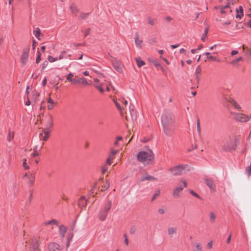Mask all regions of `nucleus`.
Here are the masks:
<instances>
[{
    "mask_svg": "<svg viewBox=\"0 0 251 251\" xmlns=\"http://www.w3.org/2000/svg\"><path fill=\"white\" fill-rule=\"evenodd\" d=\"M118 152H119L118 150H116L112 149L111 150V152L109 155V157H110V158L113 159L114 158L115 155Z\"/></svg>",
    "mask_w": 251,
    "mask_h": 251,
    "instance_id": "obj_35",
    "label": "nucleus"
},
{
    "mask_svg": "<svg viewBox=\"0 0 251 251\" xmlns=\"http://www.w3.org/2000/svg\"><path fill=\"white\" fill-rule=\"evenodd\" d=\"M48 59L50 62H53L57 61L58 60V58H54L52 56L49 55L48 56Z\"/></svg>",
    "mask_w": 251,
    "mask_h": 251,
    "instance_id": "obj_45",
    "label": "nucleus"
},
{
    "mask_svg": "<svg viewBox=\"0 0 251 251\" xmlns=\"http://www.w3.org/2000/svg\"><path fill=\"white\" fill-rule=\"evenodd\" d=\"M137 64L139 67H141L145 64V62L139 58L136 59Z\"/></svg>",
    "mask_w": 251,
    "mask_h": 251,
    "instance_id": "obj_36",
    "label": "nucleus"
},
{
    "mask_svg": "<svg viewBox=\"0 0 251 251\" xmlns=\"http://www.w3.org/2000/svg\"><path fill=\"white\" fill-rule=\"evenodd\" d=\"M111 201L107 202L103 207L101 208L98 214V218L100 221H104L107 217L108 213L111 208Z\"/></svg>",
    "mask_w": 251,
    "mask_h": 251,
    "instance_id": "obj_3",
    "label": "nucleus"
},
{
    "mask_svg": "<svg viewBox=\"0 0 251 251\" xmlns=\"http://www.w3.org/2000/svg\"><path fill=\"white\" fill-rule=\"evenodd\" d=\"M36 150H37V148L34 149V153H33L32 155V156H33V157L38 156V155H39V153L36 151Z\"/></svg>",
    "mask_w": 251,
    "mask_h": 251,
    "instance_id": "obj_62",
    "label": "nucleus"
},
{
    "mask_svg": "<svg viewBox=\"0 0 251 251\" xmlns=\"http://www.w3.org/2000/svg\"><path fill=\"white\" fill-rule=\"evenodd\" d=\"M199 50L200 49L191 50V57L193 58V61L196 60L197 61H199L200 60L201 55L198 54Z\"/></svg>",
    "mask_w": 251,
    "mask_h": 251,
    "instance_id": "obj_12",
    "label": "nucleus"
},
{
    "mask_svg": "<svg viewBox=\"0 0 251 251\" xmlns=\"http://www.w3.org/2000/svg\"><path fill=\"white\" fill-rule=\"evenodd\" d=\"M210 53L209 52H205L204 53V54L205 55H207V58L212 60V61H216L217 60V58L215 56H212V55H210Z\"/></svg>",
    "mask_w": 251,
    "mask_h": 251,
    "instance_id": "obj_42",
    "label": "nucleus"
},
{
    "mask_svg": "<svg viewBox=\"0 0 251 251\" xmlns=\"http://www.w3.org/2000/svg\"><path fill=\"white\" fill-rule=\"evenodd\" d=\"M234 116V119L240 122H246L250 120L251 118V116L246 115L243 113H232Z\"/></svg>",
    "mask_w": 251,
    "mask_h": 251,
    "instance_id": "obj_5",
    "label": "nucleus"
},
{
    "mask_svg": "<svg viewBox=\"0 0 251 251\" xmlns=\"http://www.w3.org/2000/svg\"><path fill=\"white\" fill-rule=\"evenodd\" d=\"M234 149L233 142L231 139L226 141L222 147V150L225 151H230Z\"/></svg>",
    "mask_w": 251,
    "mask_h": 251,
    "instance_id": "obj_8",
    "label": "nucleus"
},
{
    "mask_svg": "<svg viewBox=\"0 0 251 251\" xmlns=\"http://www.w3.org/2000/svg\"><path fill=\"white\" fill-rule=\"evenodd\" d=\"M110 186V183L108 181H106L105 183L102 185L101 186V190L102 191H105L107 190Z\"/></svg>",
    "mask_w": 251,
    "mask_h": 251,
    "instance_id": "obj_37",
    "label": "nucleus"
},
{
    "mask_svg": "<svg viewBox=\"0 0 251 251\" xmlns=\"http://www.w3.org/2000/svg\"><path fill=\"white\" fill-rule=\"evenodd\" d=\"M57 224V221L55 220H52L48 222H45L43 224L44 226H53L56 225Z\"/></svg>",
    "mask_w": 251,
    "mask_h": 251,
    "instance_id": "obj_31",
    "label": "nucleus"
},
{
    "mask_svg": "<svg viewBox=\"0 0 251 251\" xmlns=\"http://www.w3.org/2000/svg\"><path fill=\"white\" fill-rule=\"evenodd\" d=\"M123 139L122 137L121 136H119L117 138L116 141L114 142V144L115 146H118V142L119 141H122Z\"/></svg>",
    "mask_w": 251,
    "mask_h": 251,
    "instance_id": "obj_54",
    "label": "nucleus"
},
{
    "mask_svg": "<svg viewBox=\"0 0 251 251\" xmlns=\"http://www.w3.org/2000/svg\"><path fill=\"white\" fill-rule=\"evenodd\" d=\"M48 126L50 127H51L53 126L52 117L51 115L50 116V120H49V122L48 123Z\"/></svg>",
    "mask_w": 251,
    "mask_h": 251,
    "instance_id": "obj_51",
    "label": "nucleus"
},
{
    "mask_svg": "<svg viewBox=\"0 0 251 251\" xmlns=\"http://www.w3.org/2000/svg\"><path fill=\"white\" fill-rule=\"evenodd\" d=\"M94 81L95 83L94 85L98 89L100 92L103 93L104 92V90L102 88V84L100 83V80L98 78H94Z\"/></svg>",
    "mask_w": 251,
    "mask_h": 251,
    "instance_id": "obj_16",
    "label": "nucleus"
},
{
    "mask_svg": "<svg viewBox=\"0 0 251 251\" xmlns=\"http://www.w3.org/2000/svg\"><path fill=\"white\" fill-rule=\"evenodd\" d=\"M89 14L88 13H81L80 14V18L82 19H86L88 16Z\"/></svg>",
    "mask_w": 251,
    "mask_h": 251,
    "instance_id": "obj_49",
    "label": "nucleus"
},
{
    "mask_svg": "<svg viewBox=\"0 0 251 251\" xmlns=\"http://www.w3.org/2000/svg\"><path fill=\"white\" fill-rule=\"evenodd\" d=\"M177 228L176 227H169L168 228V235L170 237H173L176 234Z\"/></svg>",
    "mask_w": 251,
    "mask_h": 251,
    "instance_id": "obj_17",
    "label": "nucleus"
},
{
    "mask_svg": "<svg viewBox=\"0 0 251 251\" xmlns=\"http://www.w3.org/2000/svg\"><path fill=\"white\" fill-rule=\"evenodd\" d=\"M193 251H202V246L201 243L198 242L192 243Z\"/></svg>",
    "mask_w": 251,
    "mask_h": 251,
    "instance_id": "obj_19",
    "label": "nucleus"
},
{
    "mask_svg": "<svg viewBox=\"0 0 251 251\" xmlns=\"http://www.w3.org/2000/svg\"><path fill=\"white\" fill-rule=\"evenodd\" d=\"M43 132L45 134V136H44L43 139L44 141H46L48 140L49 137V134L50 133V131L47 130V129H44L43 130Z\"/></svg>",
    "mask_w": 251,
    "mask_h": 251,
    "instance_id": "obj_29",
    "label": "nucleus"
},
{
    "mask_svg": "<svg viewBox=\"0 0 251 251\" xmlns=\"http://www.w3.org/2000/svg\"><path fill=\"white\" fill-rule=\"evenodd\" d=\"M201 73V67L199 66L197 67L195 73V77L197 82H199L200 80Z\"/></svg>",
    "mask_w": 251,
    "mask_h": 251,
    "instance_id": "obj_20",
    "label": "nucleus"
},
{
    "mask_svg": "<svg viewBox=\"0 0 251 251\" xmlns=\"http://www.w3.org/2000/svg\"><path fill=\"white\" fill-rule=\"evenodd\" d=\"M74 75L73 74H72V73L69 74L66 76V81H68L69 82L71 83L73 80V79L74 78Z\"/></svg>",
    "mask_w": 251,
    "mask_h": 251,
    "instance_id": "obj_39",
    "label": "nucleus"
},
{
    "mask_svg": "<svg viewBox=\"0 0 251 251\" xmlns=\"http://www.w3.org/2000/svg\"><path fill=\"white\" fill-rule=\"evenodd\" d=\"M242 59H243V58L242 57H239L238 58L235 59L234 60H233L232 62V63L233 64H236L238 62L242 60Z\"/></svg>",
    "mask_w": 251,
    "mask_h": 251,
    "instance_id": "obj_50",
    "label": "nucleus"
},
{
    "mask_svg": "<svg viewBox=\"0 0 251 251\" xmlns=\"http://www.w3.org/2000/svg\"><path fill=\"white\" fill-rule=\"evenodd\" d=\"M243 49L245 50L246 53H250L251 54V50H249L247 47H245V45L242 46Z\"/></svg>",
    "mask_w": 251,
    "mask_h": 251,
    "instance_id": "obj_48",
    "label": "nucleus"
},
{
    "mask_svg": "<svg viewBox=\"0 0 251 251\" xmlns=\"http://www.w3.org/2000/svg\"><path fill=\"white\" fill-rule=\"evenodd\" d=\"M30 244L31 247L30 251H39L38 243L36 240H32Z\"/></svg>",
    "mask_w": 251,
    "mask_h": 251,
    "instance_id": "obj_21",
    "label": "nucleus"
},
{
    "mask_svg": "<svg viewBox=\"0 0 251 251\" xmlns=\"http://www.w3.org/2000/svg\"><path fill=\"white\" fill-rule=\"evenodd\" d=\"M48 248L50 251H61L62 250L60 246L58 244L55 243H50Z\"/></svg>",
    "mask_w": 251,
    "mask_h": 251,
    "instance_id": "obj_10",
    "label": "nucleus"
},
{
    "mask_svg": "<svg viewBox=\"0 0 251 251\" xmlns=\"http://www.w3.org/2000/svg\"><path fill=\"white\" fill-rule=\"evenodd\" d=\"M161 122L167 135L171 136L174 131V117L169 112L164 111L161 115Z\"/></svg>",
    "mask_w": 251,
    "mask_h": 251,
    "instance_id": "obj_1",
    "label": "nucleus"
},
{
    "mask_svg": "<svg viewBox=\"0 0 251 251\" xmlns=\"http://www.w3.org/2000/svg\"><path fill=\"white\" fill-rule=\"evenodd\" d=\"M158 213L160 215L164 214L166 212V209L164 208H160L158 209Z\"/></svg>",
    "mask_w": 251,
    "mask_h": 251,
    "instance_id": "obj_55",
    "label": "nucleus"
},
{
    "mask_svg": "<svg viewBox=\"0 0 251 251\" xmlns=\"http://www.w3.org/2000/svg\"><path fill=\"white\" fill-rule=\"evenodd\" d=\"M37 53H38V56L36 58V62L37 63H39V62L41 60V54L39 51H38Z\"/></svg>",
    "mask_w": 251,
    "mask_h": 251,
    "instance_id": "obj_56",
    "label": "nucleus"
},
{
    "mask_svg": "<svg viewBox=\"0 0 251 251\" xmlns=\"http://www.w3.org/2000/svg\"><path fill=\"white\" fill-rule=\"evenodd\" d=\"M71 83L73 84L79 83V77H77V76H75V77H74Z\"/></svg>",
    "mask_w": 251,
    "mask_h": 251,
    "instance_id": "obj_44",
    "label": "nucleus"
},
{
    "mask_svg": "<svg viewBox=\"0 0 251 251\" xmlns=\"http://www.w3.org/2000/svg\"><path fill=\"white\" fill-rule=\"evenodd\" d=\"M141 181H143L145 180H148L152 182H155L157 181V178L151 176L148 174H146L141 178Z\"/></svg>",
    "mask_w": 251,
    "mask_h": 251,
    "instance_id": "obj_15",
    "label": "nucleus"
},
{
    "mask_svg": "<svg viewBox=\"0 0 251 251\" xmlns=\"http://www.w3.org/2000/svg\"><path fill=\"white\" fill-rule=\"evenodd\" d=\"M187 186V181L186 180H181L179 182V184L178 187H182V190L184 188H186Z\"/></svg>",
    "mask_w": 251,
    "mask_h": 251,
    "instance_id": "obj_30",
    "label": "nucleus"
},
{
    "mask_svg": "<svg viewBox=\"0 0 251 251\" xmlns=\"http://www.w3.org/2000/svg\"><path fill=\"white\" fill-rule=\"evenodd\" d=\"M79 83H81L83 85H88V82H87L86 79L83 77H79Z\"/></svg>",
    "mask_w": 251,
    "mask_h": 251,
    "instance_id": "obj_40",
    "label": "nucleus"
},
{
    "mask_svg": "<svg viewBox=\"0 0 251 251\" xmlns=\"http://www.w3.org/2000/svg\"><path fill=\"white\" fill-rule=\"evenodd\" d=\"M70 9L72 13L76 15L78 12V9L77 6L75 4H71Z\"/></svg>",
    "mask_w": 251,
    "mask_h": 251,
    "instance_id": "obj_28",
    "label": "nucleus"
},
{
    "mask_svg": "<svg viewBox=\"0 0 251 251\" xmlns=\"http://www.w3.org/2000/svg\"><path fill=\"white\" fill-rule=\"evenodd\" d=\"M236 12L237 13L236 17L237 18H241L243 16V9L242 7L241 6H240L239 9L236 8Z\"/></svg>",
    "mask_w": 251,
    "mask_h": 251,
    "instance_id": "obj_25",
    "label": "nucleus"
},
{
    "mask_svg": "<svg viewBox=\"0 0 251 251\" xmlns=\"http://www.w3.org/2000/svg\"><path fill=\"white\" fill-rule=\"evenodd\" d=\"M29 52V48H25L24 50L21 58V62L25 65L27 61L28 57V54Z\"/></svg>",
    "mask_w": 251,
    "mask_h": 251,
    "instance_id": "obj_9",
    "label": "nucleus"
},
{
    "mask_svg": "<svg viewBox=\"0 0 251 251\" xmlns=\"http://www.w3.org/2000/svg\"><path fill=\"white\" fill-rule=\"evenodd\" d=\"M124 239H125L124 242H125V244L126 246H128L129 242H128V240L127 236L126 234L124 235Z\"/></svg>",
    "mask_w": 251,
    "mask_h": 251,
    "instance_id": "obj_59",
    "label": "nucleus"
},
{
    "mask_svg": "<svg viewBox=\"0 0 251 251\" xmlns=\"http://www.w3.org/2000/svg\"><path fill=\"white\" fill-rule=\"evenodd\" d=\"M213 241H210L207 244V248L208 249H211L212 248Z\"/></svg>",
    "mask_w": 251,
    "mask_h": 251,
    "instance_id": "obj_58",
    "label": "nucleus"
},
{
    "mask_svg": "<svg viewBox=\"0 0 251 251\" xmlns=\"http://www.w3.org/2000/svg\"><path fill=\"white\" fill-rule=\"evenodd\" d=\"M66 53V51L65 50L62 51L59 56L58 59L61 60L64 58V55Z\"/></svg>",
    "mask_w": 251,
    "mask_h": 251,
    "instance_id": "obj_53",
    "label": "nucleus"
},
{
    "mask_svg": "<svg viewBox=\"0 0 251 251\" xmlns=\"http://www.w3.org/2000/svg\"><path fill=\"white\" fill-rule=\"evenodd\" d=\"M222 3H226L227 4H226L225 5H222L220 11L221 13L222 14H227L231 12L232 11V8L231 7L230 5L232 4L231 3L230 1H226V2H221Z\"/></svg>",
    "mask_w": 251,
    "mask_h": 251,
    "instance_id": "obj_7",
    "label": "nucleus"
},
{
    "mask_svg": "<svg viewBox=\"0 0 251 251\" xmlns=\"http://www.w3.org/2000/svg\"><path fill=\"white\" fill-rule=\"evenodd\" d=\"M135 43L136 46L139 49H142L143 46V41L142 39L139 38L138 35H136L135 37Z\"/></svg>",
    "mask_w": 251,
    "mask_h": 251,
    "instance_id": "obj_14",
    "label": "nucleus"
},
{
    "mask_svg": "<svg viewBox=\"0 0 251 251\" xmlns=\"http://www.w3.org/2000/svg\"><path fill=\"white\" fill-rule=\"evenodd\" d=\"M191 193L195 197L199 198V199H200V197L195 192L192 191H191Z\"/></svg>",
    "mask_w": 251,
    "mask_h": 251,
    "instance_id": "obj_63",
    "label": "nucleus"
},
{
    "mask_svg": "<svg viewBox=\"0 0 251 251\" xmlns=\"http://www.w3.org/2000/svg\"><path fill=\"white\" fill-rule=\"evenodd\" d=\"M209 221L210 223L213 224L215 222L216 219V214L213 212L210 211L209 214Z\"/></svg>",
    "mask_w": 251,
    "mask_h": 251,
    "instance_id": "obj_26",
    "label": "nucleus"
},
{
    "mask_svg": "<svg viewBox=\"0 0 251 251\" xmlns=\"http://www.w3.org/2000/svg\"><path fill=\"white\" fill-rule=\"evenodd\" d=\"M187 168V165H178L170 168L169 171L173 176H180L186 173Z\"/></svg>",
    "mask_w": 251,
    "mask_h": 251,
    "instance_id": "obj_4",
    "label": "nucleus"
},
{
    "mask_svg": "<svg viewBox=\"0 0 251 251\" xmlns=\"http://www.w3.org/2000/svg\"><path fill=\"white\" fill-rule=\"evenodd\" d=\"M67 230V228L64 226H60L59 228V232L60 235L61 236L62 238H64L65 235V233Z\"/></svg>",
    "mask_w": 251,
    "mask_h": 251,
    "instance_id": "obj_24",
    "label": "nucleus"
},
{
    "mask_svg": "<svg viewBox=\"0 0 251 251\" xmlns=\"http://www.w3.org/2000/svg\"><path fill=\"white\" fill-rule=\"evenodd\" d=\"M246 172L248 174V176H250L251 175V167H248L246 169Z\"/></svg>",
    "mask_w": 251,
    "mask_h": 251,
    "instance_id": "obj_57",
    "label": "nucleus"
},
{
    "mask_svg": "<svg viewBox=\"0 0 251 251\" xmlns=\"http://www.w3.org/2000/svg\"><path fill=\"white\" fill-rule=\"evenodd\" d=\"M197 129L199 135H201V125L199 119H198L197 121Z\"/></svg>",
    "mask_w": 251,
    "mask_h": 251,
    "instance_id": "obj_43",
    "label": "nucleus"
},
{
    "mask_svg": "<svg viewBox=\"0 0 251 251\" xmlns=\"http://www.w3.org/2000/svg\"><path fill=\"white\" fill-rule=\"evenodd\" d=\"M204 182L210 189L213 190L215 189V185L212 179L206 177L204 178Z\"/></svg>",
    "mask_w": 251,
    "mask_h": 251,
    "instance_id": "obj_11",
    "label": "nucleus"
},
{
    "mask_svg": "<svg viewBox=\"0 0 251 251\" xmlns=\"http://www.w3.org/2000/svg\"><path fill=\"white\" fill-rule=\"evenodd\" d=\"M86 205H87V200L86 199L85 197L84 196L80 197L78 201V206L80 208L82 209L84 207H85Z\"/></svg>",
    "mask_w": 251,
    "mask_h": 251,
    "instance_id": "obj_13",
    "label": "nucleus"
},
{
    "mask_svg": "<svg viewBox=\"0 0 251 251\" xmlns=\"http://www.w3.org/2000/svg\"><path fill=\"white\" fill-rule=\"evenodd\" d=\"M157 39L156 38H152L149 40V42L151 44H153L154 43H157Z\"/></svg>",
    "mask_w": 251,
    "mask_h": 251,
    "instance_id": "obj_52",
    "label": "nucleus"
},
{
    "mask_svg": "<svg viewBox=\"0 0 251 251\" xmlns=\"http://www.w3.org/2000/svg\"><path fill=\"white\" fill-rule=\"evenodd\" d=\"M14 136V133L13 131H9L8 136H7V140L9 142H11L12 140L13 139Z\"/></svg>",
    "mask_w": 251,
    "mask_h": 251,
    "instance_id": "obj_38",
    "label": "nucleus"
},
{
    "mask_svg": "<svg viewBox=\"0 0 251 251\" xmlns=\"http://www.w3.org/2000/svg\"><path fill=\"white\" fill-rule=\"evenodd\" d=\"M182 191V187H176L173 191V196L175 198H178L180 196V194Z\"/></svg>",
    "mask_w": 251,
    "mask_h": 251,
    "instance_id": "obj_22",
    "label": "nucleus"
},
{
    "mask_svg": "<svg viewBox=\"0 0 251 251\" xmlns=\"http://www.w3.org/2000/svg\"><path fill=\"white\" fill-rule=\"evenodd\" d=\"M39 95L40 94L38 92L35 91L32 92V99L34 100L35 102L38 100Z\"/></svg>",
    "mask_w": 251,
    "mask_h": 251,
    "instance_id": "obj_34",
    "label": "nucleus"
},
{
    "mask_svg": "<svg viewBox=\"0 0 251 251\" xmlns=\"http://www.w3.org/2000/svg\"><path fill=\"white\" fill-rule=\"evenodd\" d=\"M137 160L144 165H149L153 162L154 154L148 148L140 151L137 155Z\"/></svg>",
    "mask_w": 251,
    "mask_h": 251,
    "instance_id": "obj_2",
    "label": "nucleus"
},
{
    "mask_svg": "<svg viewBox=\"0 0 251 251\" xmlns=\"http://www.w3.org/2000/svg\"><path fill=\"white\" fill-rule=\"evenodd\" d=\"M113 67L116 69L118 72L121 73L123 72V65L119 61H116L113 63Z\"/></svg>",
    "mask_w": 251,
    "mask_h": 251,
    "instance_id": "obj_18",
    "label": "nucleus"
},
{
    "mask_svg": "<svg viewBox=\"0 0 251 251\" xmlns=\"http://www.w3.org/2000/svg\"><path fill=\"white\" fill-rule=\"evenodd\" d=\"M229 102L231 104V105L233 106H234L235 108L237 109H239L241 108L240 106L238 104V103L233 99L230 100Z\"/></svg>",
    "mask_w": 251,
    "mask_h": 251,
    "instance_id": "obj_32",
    "label": "nucleus"
},
{
    "mask_svg": "<svg viewBox=\"0 0 251 251\" xmlns=\"http://www.w3.org/2000/svg\"><path fill=\"white\" fill-rule=\"evenodd\" d=\"M23 166L25 169H28L29 168V166H28L26 164V159L25 158L24 159Z\"/></svg>",
    "mask_w": 251,
    "mask_h": 251,
    "instance_id": "obj_47",
    "label": "nucleus"
},
{
    "mask_svg": "<svg viewBox=\"0 0 251 251\" xmlns=\"http://www.w3.org/2000/svg\"><path fill=\"white\" fill-rule=\"evenodd\" d=\"M113 159L112 158H110V157H108V158L106 160V163L108 165H111V161L112 160H113Z\"/></svg>",
    "mask_w": 251,
    "mask_h": 251,
    "instance_id": "obj_61",
    "label": "nucleus"
},
{
    "mask_svg": "<svg viewBox=\"0 0 251 251\" xmlns=\"http://www.w3.org/2000/svg\"><path fill=\"white\" fill-rule=\"evenodd\" d=\"M33 33H34V35L35 36V37L39 38V35L40 34V30L39 28H37L36 30H34L33 31Z\"/></svg>",
    "mask_w": 251,
    "mask_h": 251,
    "instance_id": "obj_46",
    "label": "nucleus"
},
{
    "mask_svg": "<svg viewBox=\"0 0 251 251\" xmlns=\"http://www.w3.org/2000/svg\"><path fill=\"white\" fill-rule=\"evenodd\" d=\"M118 100L119 101L114 100V102L117 108L120 111L121 113L123 114L122 110L125 109V107H126L127 101L125 100L124 98H120Z\"/></svg>",
    "mask_w": 251,
    "mask_h": 251,
    "instance_id": "obj_6",
    "label": "nucleus"
},
{
    "mask_svg": "<svg viewBox=\"0 0 251 251\" xmlns=\"http://www.w3.org/2000/svg\"><path fill=\"white\" fill-rule=\"evenodd\" d=\"M27 182L29 184H32L35 180V175L33 174H29L27 177Z\"/></svg>",
    "mask_w": 251,
    "mask_h": 251,
    "instance_id": "obj_27",
    "label": "nucleus"
},
{
    "mask_svg": "<svg viewBox=\"0 0 251 251\" xmlns=\"http://www.w3.org/2000/svg\"><path fill=\"white\" fill-rule=\"evenodd\" d=\"M47 102L49 103L47 107L48 109L50 110L52 109L54 106L56 104L50 97L47 99Z\"/></svg>",
    "mask_w": 251,
    "mask_h": 251,
    "instance_id": "obj_23",
    "label": "nucleus"
},
{
    "mask_svg": "<svg viewBox=\"0 0 251 251\" xmlns=\"http://www.w3.org/2000/svg\"><path fill=\"white\" fill-rule=\"evenodd\" d=\"M107 170V168L105 166H104L102 168V170H101V171H102V174H104Z\"/></svg>",
    "mask_w": 251,
    "mask_h": 251,
    "instance_id": "obj_64",
    "label": "nucleus"
},
{
    "mask_svg": "<svg viewBox=\"0 0 251 251\" xmlns=\"http://www.w3.org/2000/svg\"><path fill=\"white\" fill-rule=\"evenodd\" d=\"M160 194V190L159 189L156 190L152 197L151 201H154L159 196Z\"/></svg>",
    "mask_w": 251,
    "mask_h": 251,
    "instance_id": "obj_33",
    "label": "nucleus"
},
{
    "mask_svg": "<svg viewBox=\"0 0 251 251\" xmlns=\"http://www.w3.org/2000/svg\"><path fill=\"white\" fill-rule=\"evenodd\" d=\"M221 2H226V1H230L232 5H233L235 2V0H219Z\"/></svg>",
    "mask_w": 251,
    "mask_h": 251,
    "instance_id": "obj_60",
    "label": "nucleus"
},
{
    "mask_svg": "<svg viewBox=\"0 0 251 251\" xmlns=\"http://www.w3.org/2000/svg\"><path fill=\"white\" fill-rule=\"evenodd\" d=\"M148 23L150 25H153L156 23V20L154 19L149 18L148 19Z\"/></svg>",
    "mask_w": 251,
    "mask_h": 251,
    "instance_id": "obj_41",
    "label": "nucleus"
}]
</instances>
